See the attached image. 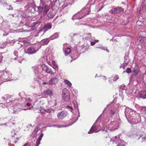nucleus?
Returning a JSON list of instances; mask_svg holds the SVG:
<instances>
[{"instance_id":"obj_1","label":"nucleus","mask_w":146,"mask_h":146,"mask_svg":"<svg viewBox=\"0 0 146 146\" xmlns=\"http://www.w3.org/2000/svg\"><path fill=\"white\" fill-rule=\"evenodd\" d=\"M11 73L9 71L4 70L3 71H0V81H4L8 78L11 76Z\"/></svg>"},{"instance_id":"obj_2","label":"nucleus","mask_w":146,"mask_h":146,"mask_svg":"<svg viewBox=\"0 0 146 146\" xmlns=\"http://www.w3.org/2000/svg\"><path fill=\"white\" fill-rule=\"evenodd\" d=\"M45 0H40L41 3L42 5V6L39 7L38 8V10L39 11H43L44 13H46L49 10V8L47 5L46 4V2L44 1Z\"/></svg>"},{"instance_id":"obj_3","label":"nucleus","mask_w":146,"mask_h":146,"mask_svg":"<svg viewBox=\"0 0 146 146\" xmlns=\"http://www.w3.org/2000/svg\"><path fill=\"white\" fill-rule=\"evenodd\" d=\"M63 98L66 101H68L70 99V96L69 91L67 88L63 89L62 93Z\"/></svg>"},{"instance_id":"obj_4","label":"nucleus","mask_w":146,"mask_h":146,"mask_svg":"<svg viewBox=\"0 0 146 146\" xmlns=\"http://www.w3.org/2000/svg\"><path fill=\"white\" fill-rule=\"evenodd\" d=\"M123 11V9L121 7H118L113 8L110 10V12L113 14H115L122 12Z\"/></svg>"},{"instance_id":"obj_5","label":"nucleus","mask_w":146,"mask_h":146,"mask_svg":"<svg viewBox=\"0 0 146 146\" xmlns=\"http://www.w3.org/2000/svg\"><path fill=\"white\" fill-rule=\"evenodd\" d=\"M68 114V112L65 110H63L60 113H58L57 115L58 119H62L66 117Z\"/></svg>"},{"instance_id":"obj_6","label":"nucleus","mask_w":146,"mask_h":146,"mask_svg":"<svg viewBox=\"0 0 146 146\" xmlns=\"http://www.w3.org/2000/svg\"><path fill=\"white\" fill-rule=\"evenodd\" d=\"M11 137L12 140L15 143H17L20 138L19 135L15 133H14V134H12L11 135Z\"/></svg>"},{"instance_id":"obj_7","label":"nucleus","mask_w":146,"mask_h":146,"mask_svg":"<svg viewBox=\"0 0 146 146\" xmlns=\"http://www.w3.org/2000/svg\"><path fill=\"white\" fill-rule=\"evenodd\" d=\"M43 95L44 96L49 95L50 96H53V93L52 90H45L43 93Z\"/></svg>"},{"instance_id":"obj_8","label":"nucleus","mask_w":146,"mask_h":146,"mask_svg":"<svg viewBox=\"0 0 146 146\" xmlns=\"http://www.w3.org/2000/svg\"><path fill=\"white\" fill-rule=\"evenodd\" d=\"M137 39L139 43L141 44L146 42V37L145 36L139 37Z\"/></svg>"},{"instance_id":"obj_9","label":"nucleus","mask_w":146,"mask_h":146,"mask_svg":"<svg viewBox=\"0 0 146 146\" xmlns=\"http://www.w3.org/2000/svg\"><path fill=\"white\" fill-rule=\"evenodd\" d=\"M136 26L138 29H143L144 27V25L143 22L138 21L136 23Z\"/></svg>"},{"instance_id":"obj_10","label":"nucleus","mask_w":146,"mask_h":146,"mask_svg":"<svg viewBox=\"0 0 146 146\" xmlns=\"http://www.w3.org/2000/svg\"><path fill=\"white\" fill-rule=\"evenodd\" d=\"M139 98L142 99L146 98V91H141L139 93Z\"/></svg>"},{"instance_id":"obj_11","label":"nucleus","mask_w":146,"mask_h":146,"mask_svg":"<svg viewBox=\"0 0 146 146\" xmlns=\"http://www.w3.org/2000/svg\"><path fill=\"white\" fill-rule=\"evenodd\" d=\"M36 52V49L32 47L29 48L27 50V52L29 54H34Z\"/></svg>"},{"instance_id":"obj_12","label":"nucleus","mask_w":146,"mask_h":146,"mask_svg":"<svg viewBox=\"0 0 146 146\" xmlns=\"http://www.w3.org/2000/svg\"><path fill=\"white\" fill-rule=\"evenodd\" d=\"M58 81L57 78H52L49 81L48 83L50 84H55Z\"/></svg>"},{"instance_id":"obj_13","label":"nucleus","mask_w":146,"mask_h":146,"mask_svg":"<svg viewBox=\"0 0 146 146\" xmlns=\"http://www.w3.org/2000/svg\"><path fill=\"white\" fill-rule=\"evenodd\" d=\"M97 129V127L95 126H93L91 128L90 130L88 132L89 134L92 133L94 132H95Z\"/></svg>"},{"instance_id":"obj_14","label":"nucleus","mask_w":146,"mask_h":146,"mask_svg":"<svg viewBox=\"0 0 146 146\" xmlns=\"http://www.w3.org/2000/svg\"><path fill=\"white\" fill-rule=\"evenodd\" d=\"M49 41L48 38L43 39L41 41V43L43 45L47 44L49 42Z\"/></svg>"},{"instance_id":"obj_15","label":"nucleus","mask_w":146,"mask_h":146,"mask_svg":"<svg viewBox=\"0 0 146 146\" xmlns=\"http://www.w3.org/2000/svg\"><path fill=\"white\" fill-rule=\"evenodd\" d=\"M139 72V68L138 66L135 67L133 70V72L135 75H137Z\"/></svg>"},{"instance_id":"obj_16","label":"nucleus","mask_w":146,"mask_h":146,"mask_svg":"<svg viewBox=\"0 0 146 146\" xmlns=\"http://www.w3.org/2000/svg\"><path fill=\"white\" fill-rule=\"evenodd\" d=\"M71 52V49L69 47H67L65 49L64 52L66 54H69Z\"/></svg>"},{"instance_id":"obj_17","label":"nucleus","mask_w":146,"mask_h":146,"mask_svg":"<svg viewBox=\"0 0 146 146\" xmlns=\"http://www.w3.org/2000/svg\"><path fill=\"white\" fill-rule=\"evenodd\" d=\"M46 112L51 115L54 113V111L52 109L49 108L47 109L46 111Z\"/></svg>"},{"instance_id":"obj_18","label":"nucleus","mask_w":146,"mask_h":146,"mask_svg":"<svg viewBox=\"0 0 146 146\" xmlns=\"http://www.w3.org/2000/svg\"><path fill=\"white\" fill-rule=\"evenodd\" d=\"M92 36L91 34L90 33H87L86 34V36L85 37V39L86 40H88L91 38Z\"/></svg>"},{"instance_id":"obj_19","label":"nucleus","mask_w":146,"mask_h":146,"mask_svg":"<svg viewBox=\"0 0 146 146\" xmlns=\"http://www.w3.org/2000/svg\"><path fill=\"white\" fill-rule=\"evenodd\" d=\"M46 72L49 74H51V75H54V73L52 71V70L50 68H48Z\"/></svg>"},{"instance_id":"obj_20","label":"nucleus","mask_w":146,"mask_h":146,"mask_svg":"<svg viewBox=\"0 0 146 146\" xmlns=\"http://www.w3.org/2000/svg\"><path fill=\"white\" fill-rule=\"evenodd\" d=\"M65 83L69 86L70 87L72 86V84L68 80L66 79L64 80Z\"/></svg>"},{"instance_id":"obj_21","label":"nucleus","mask_w":146,"mask_h":146,"mask_svg":"<svg viewBox=\"0 0 146 146\" xmlns=\"http://www.w3.org/2000/svg\"><path fill=\"white\" fill-rule=\"evenodd\" d=\"M58 36V34L56 33L52 35L50 37V39H53L56 38Z\"/></svg>"},{"instance_id":"obj_22","label":"nucleus","mask_w":146,"mask_h":146,"mask_svg":"<svg viewBox=\"0 0 146 146\" xmlns=\"http://www.w3.org/2000/svg\"><path fill=\"white\" fill-rule=\"evenodd\" d=\"M52 27V25L50 23L47 24L44 26V27L43 28L44 29V28H47L49 29H51Z\"/></svg>"},{"instance_id":"obj_23","label":"nucleus","mask_w":146,"mask_h":146,"mask_svg":"<svg viewBox=\"0 0 146 146\" xmlns=\"http://www.w3.org/2000/svg\"><path fill=\"white\" fill-rule=\"evenodd\" d=\"M48 67L45 65H43L42 66V69L44 71H46L48 68Z\"/></svg>"},{"instance_id":"obj_24","label":"nucleus","mask_w":146,"mask_h":146,"mask_svg":"<svg viewBox=\"0 0 146 146\" xmlns=\"http://www.w3.org/2000/svg\"><path fill=\"white\" fill-rule=\"evenodd\" d=\"M117 146H125V145L123 141H121V142L120 144H118Z\"/></svg>"},{"instance_id":"obj_25","label":"nucleus","mask_w":146,"mask_h":146,"mask_svg":"<svg viewBox=\"0 0 146 146\" xmlns=\"http://www.w3.org/2000/svg\"><path fill=\"white\" fill-rule=\"evenodd\" d=\"M45 111H46L44 110L43 109L41 108L40 110V112L39 113H42L43 114H45L44 113Z\"/></svg>"},{"instance_id":"obj_26","label":"nucleus","mask_w":146,"mask_h":146,"mask_svg":"<svg viewBox=\"0 0 146 146\" xmlns=\"http://www.w3.org/2000/svg\"><path fill=\"white\" fill-rule=\"evenodd\" d=\"M119 79V77H118V76L117 75H116L114 76V77L113 78V82H114L116 81L117 80H118Z\"/></svg>"},{"instance_id":"obj_27","label":"nucleus","mask_w":146,"mask_h":146,"mask_svg":"<svg viewBox=\"0 0 146 146\" xmlns=\"http://www.w3.org/2000/svg\"><path fill=\"white\" fill-rule=\"evenodd\" d=\"M108 81L109 82L110 84H111L112 83V82L113 81V79L112 77H110L108 78Z\"/></svg>"},{"instance_id":"obj_28","label":"nucleus","mask_w":146,"mask_h":146,"mask_svg":"<svg viewBox=\"0 0 146 146\" xmlns=\"http://www.w3.org/2000/svg\"><path fill=\"white\" fill-rule=\"evenodd\" d=\"M116 113L115 111L114 110H111L110 111V113L111 115H113L114 114Z\"/></svg>"},{"instance_id":"obj_29","label":"nucleus","mask_w":146,"mask_h":146,"mask_svg":"<svg viewBox=\"0 0 146 146\" xmlns=\"http://www.w3.org/2000/svg\"><path fill=\"white\" fill-rule=\"evenodd\" d=\"M52 64L54 66V67L55 68V69L57 68V66L56 65L55 62L54 60L52 61Z\"/></svg>"},{"instance_id":"obj_30","label":"nucleus","mask_w":146,"mask_h":146,"mask_svg":"<svg viewBox=\"0 0 146 146\" xmlns=\"http://www.w3.org/2000/svg\"><path fill=\"white\" fill-rule=\"evenodd\" d=\"M126 72L128 73H129L131 72V70L130 68H127L126 70Z\"/></svg>"},{"instance_id":"obj_31","label":"nucleus","mask_w":146,"mask_h":146,"mask_svg":"<svg viewBox=\"0 0 146 146\" xmlns=\"http://www.w3.org/2000/svg\"><path fill=\"white\" fill-rule=\"evenodd\" d=\"M43 135V134H42L40 135L38 138L37 140L39 141H40L42 139V137Z\"/></svg>"},{"instance_id":"obj_32","label":"nucleus","mask_w":146,"mask_h":146,"mask_svg":"<svg viewBox=\"0 0 146 146\" xmlns=\"http://www.w3.org/2000/svg\"><path fill=\"white\" fill-rule=\"evenodd\" d=\"M66 107L67 108H69L70 109H71V111H72V110H73V108L72 106H66Z\"/></svg>"},{"instance_id":"obj_33","label":"nucleus","mask_w":146,"mask_h":146,"mask_svg":"<svg viewBox=\"0 0 146 146\" xmlns=\"http://www.w3.org/2000/svg\"><path fill=\"white\" fill-rule=\"evenodd\" d=\"M102 78V79L104 80H107V78L105 76H103Z\"/></svg>"},{"instance_id":"obj_34","label":"nucleus","mask_w":146,"mask_h":146,"mask_svg":"<svg viewBox=\"0 0 146 146\" xmlns=\"http://www.w3.org/2000/svg\"><path fill=\"white\" fill-rule=\"evenodd\" d=\"M140 32L141 33V34L143 35V36H146V35H145V34H143L144 33L146 34V32L144 31H140Z\"/></svg>"},{"instance_id":"obj_35","label":"nucleus","mask_w":146,"mask_h":146,"mask_svg":"<svg viewBox=\"0 0 146 146\" xmlns=\"http://www.w3.org/2000/svg\"><path fill=\"white\" fill-rule=\"evenodd\" d=\"M95 43H96L95 42H91L90 44L91 45L94 46L95 44Z\"/></svg>"},{"instance_id":"obj_36","label":"nucleus","mask_w":146,"mask_h":146,"mask_svg":"<svg viewBox=\"0 0 146 146\" xmlns=\"http://www.w3.org/2000/svg\"><path fill=\"white\" fill-rule=\"evenodd\" d=\"M23 146H31V145L29 143H27L25 144Z\"/></svg>"},{"instance_id":"obj_37","label":"nucleus","mask_w":146,"mask_h":146,"mask_svg":"<svg viewBox=\"0 0 146 146\" xmlns=\"http://www.w3.org/2000/svg\"><path fill=\"white\" fill-rule=\"evenodd\" d=\"M26 105H27V106H30L31 104L30 103L28 102L27 103Z\"/></svg>"},{"instance_id":"obj_38","label":"nucleus","mask_w":146,"mask_h":146,"mask_svg":"<svg viewBox=\"0 0 146 146\" xmlns=\"http://www.w3.org/2000/svg\"><path fill=\"white\" fill-rule=\"evenodd\" d=\"M143 82H144V84H145L146 85V80H144L143 81Z\"/></svg>"},{"instance_id":"obj_39","label":"nucleus","mask_w":146,"mask_h":146,"mask_svg":"<svg viewBox=\"0 0 146 146\" xmlns=\"http://www.w3.org/2000/svg\"><path fill=\"white\" fill-rule=\"evenodd\" d=\"M48 84V83H46V82H44L43 83V84Z\"/></svg>"},{"instance_id":"obj_40","label":"nucleus","mask_w":146,"mask_h":146,"mask_svg":"<svg viewBox=\"0 0 146 146\" xmlns=\"http://www.w3.org/2000/svg\"><path fill=\"white\" fill-rule=\"evenodd\" d=\"M143 139H146V136L143 137Z\"/></svg>"},{"instance_id":"obj_41","label":"nucleus","mask_w":146,"mask_h":146,"mask_svg":"<svg viewBox=\"0 0 146 146\" xmlns=\"http://www.w3.org/2000/svg\"><path fill=\"white\" fill-rule=\"evenodd\" d=\"M2 98L4 100H5V98L3 97Z\"/></svg>"},{"instance_id":"obj_42","label":"nucleus","mask_w":146,"mask_h":146,"mask_svg":"<svg viewBox=\"0 0 146 146\" xmlns=\"http://www.w3.org/2000/svg\"><path fill=\"white\" fill-rule=\"evenodd\" d=\"M115 138H116V139H117V136H115Z\"/></svg>"},{"instance_id":"obj_43","label":"nucleus","mask_w":146,"mask_h":146,"mask_svg":"<svg viewBox=\"0 0 146 146\" xmlns=\"http://www.w3.org/2000/svg\"><path fill=\"white\" fill-rule=\"evenodd\" d=\"M27 110V109H24V110Z\"/></svg>"},{"instance_id":"obj_44","label":"nucleus","mask_w":146,"mask_h":146,"mask_svg":"<svg viewBox=\"0 0 146 146\" xmlns=\"http://www.w3.org/2000/svg\"><path fill=\"white\" fill-rule=\"evenodd\" d=\"M82 17H80V19H81V18H82Z\"/></svg>"},{"instance_id":"obj_45","label":"nucleus","mask_w":146,"mask_h":146,"mask_svg":"<svg viewBox=\"0 0 146 146\" xmlns=\"http://www.w3.org/2000/svg\"><path fill=\"white\" fill-rule=\"evenodd\" d=\"M48 16H49V14H48Z\"/></svg>"},{"instance_id":"obj_46","label":"nucleus","mask_w":146,"mask_h":146,"mask_svg":"<svg viewBox=\"0 0 146 146\" xmlns=\"http://www.w3.org/2000/svg\"><path fill=\"white\" fill-rule=\"evenodd\" d=\"M13 125H14V124H15V123H13Z\"/></svg>"}]
</instances>
